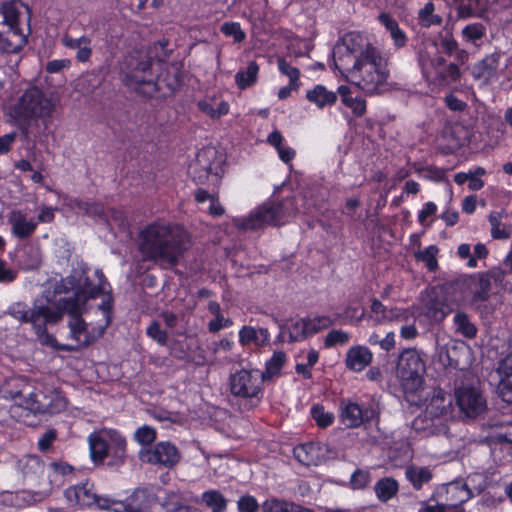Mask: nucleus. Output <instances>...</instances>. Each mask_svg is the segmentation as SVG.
<instances>
[{"label": "nucleus", "mask_w": 512, "mask_h": 512, "mask_svg": "<svg viewBox=\"0 0 512 512\" xmlns=\"http://www.w3.org/2000/svg\"><path fill=\"white\" fill-rule=\"evenodd\" d=\"M500 430L489 438L491 442L512 444V423L501 424Z\"/></svg>", "instance_id": "4d7b16f0"}, {"label": "nucleus", "mask_w": 512, "mask_h": 512, "mask_svg": "<svg viewBox=\"0 0 512 512\" xmlns=\"http://www.w3.org/2000/svg\"><path fill=\"white\" fill-rule=\"evenodd\" d=\"M372 358L373 355L367 347L357 345L348 349L345 363L350 370L360 372L372 362Z\"/></svg>", "instance_id": "aec40b11"}, {"label": "nucleus", "mask_w": 512, "mask_h": 512, "mask_svg": "<svg viewBox=\"0 0 512 512\" xmlns=\"http://www.w3.org/2000/svg\"><path fill=\"white\" fill-rule=\"evenodd\" d=\"M85 215L90 217H98L104 221H108V214L105 207L101 203L90 202Z\"/></svg>", "instance_id": "338daca9"}, {"label": "nucleus", "mask_w": 512, "mask_h": 512, "mask_svg": "<svg viewBox=\"0 0 512 512\" xmlns=\"http://www.w3.org/2000/svg\"><path fill=\"white\" fill-rule=\"evenodd\" d=\"M183 82V66L179 62H173L169 64L164 72H162L157 79H154V83L159 84L157 92L163 89L165 86L169 94H173L180 88Z\"/></svg>", "instance_id": "6ab92c4d"}, {"label": "nucleus", "mask_w": 512, "mask_h": 512, "mask_svg": "<svg viewBox=\"0 0 512 512\" xmlns=\"http://www.w3.org/2000/svg\"><path fill=\"white\" fill-rule=\"evenodd\" d=\"M151 502L152 499L145 490H136L127 502L113 500L111 510L114 512H147Z\"/></svg>", "instance_id": "a211bd4d"}, {"label": "nucleus", "mask_w": 512, "mask_h": 512, "mask_svg": "<svg viewBox=\"0 0 512 512\" xmlns=\"http://www.w3.org/2000/svg\"><path fill=\"white\" fill-rule=\"evenodd\" d=\"M147 335L155 340L160 345H166L168 341V334L165 330L161 329L159 322L152 321L146 329Z\"/></svg>", "instance_id": "5fc2aeb1"}, {"label": "nucleus", "mask_w": 512, "mask_h": 512, "mask_svg": "<svg viewBox=\"0 0 512 512\" xmlns=\"http://www.w3.org/2000/svg\"><path fill=\"white\" fill-rule=\"evenodd\" d=\"M337 95V92L330 91L324 85L318 84L306 92V99L317 108L323 109L326 106L334 105L338 98Z\"/></svg>", "instance_id": "b1692460"}, {"label": "nucleus", "mask_w": 512, "mask_h": 512, "mask_svg": "<svg viewBox=\"0 0 512 512\" xmlns=\"http://www.w3.org/2000/svg\"><path fill=\"white\" fill-rule=\"evenodd\" d=\"M286 329L288 331V341L290 343L308 338L306 318L297 321H291L290 324L286 325Z\"/></svg>", "instance_id": "79ce46f5"}, {"label": "nucleus", "mask_w": 512, "mask_h": 512, "mask_svg": "<svg viewBox=\"0 0 512 512\" xmlns=\"http://www.w3.org/2000/svg\"><path fill=\"white\" fill-rule=\"evenodd\" d=\"M435 6L434 3L429 1L423 8L418 12V18L420 24L423 27H430L432 25H439L442 22V18L439 15L434 14Z\"/></svg>", "instance_id": "a19ab883"}, {"label": "nucleus", "mask_w": 512, "mask_h": 512, "mask_svg": "<svg viewBox=\"0 0 512 512\" xmlns=\"http://www.w3.org/2000/svg\"><path fill=\"white\" fill-rule=\"evenodd\" d=\"M135 440L142 445H149L156 439V431L147 425L138 428L134 434Z\"/></svg>", "instance_id": "6e6d98bb"}, {"label": "nucleus", "mask_w": 512, "mask_h": 512, "mask_svg": "<svg viewBox=\"0 0 512 512\" xmlns=\"http://www.w3.org/2000/svg\"><path fill=\"white\" fill-rule=\"evenodd\" d=\"M57 438V432L55 429L47 430L41 438L38 440V448L41 452H47L51 448L52 443Z\"/></svg>", "instance_id": "69168bd1"}, {"label": "nucleus", "mask_w": 512, "mask_h": 512, "mask_svg": "<svg viewBox=\"0 0 512 512\" xmlns=\"http://www.w3.org/2000/svg\"><path fill=\"white\" fill-rule=\"evenodd\" d=\"M270 333L267 328L256 329L252 326H243L239 331V342L242 346L254 344L262 347L268 344Z\"/></svg>", "instance_id": "393cba45"}, {"label": "nucleus", "mask_w": 512, "mask_h": 512, "mask_svg": "<svg viewBox=\"0 0 512 512\" xmlns=\"http://www.w3.org/2000/svg\"><path fill=\"white\" fill-rule=\"evenodd\" d=\"M55 109V103L41 89H27L14 107V116L21 120L50 117Z\"/></svg>", "instance_id": "6e6552de"}, {"label": "nucleus", "mask_w": 512, "mask_h": 512, "mask_svg": "<svg viewBox=\"0 0 512 512\" xmlns=\"http://www.w3.org/2000/svg\"><path fill=\"white\" fill-rule=\"evenodd\" d=\"M221 32L228 37H233L234 41L237 43L243 42L246 38L245 32L237 22H226L222 24Z\"/></svg>", "instance_id": "3c124183"}, {"label": "nucleus", "mask_w": 512, "mask_h": 512, "mask_svg": "<svg viewBox=\"0 0 512 512\" xmlns=\"http://www.w3.org/2000/svg\"><path fill=\"white\" fill-rule=\"evenodd\" d=\"M303 201V196L295 195L279 202H266L251 212L248 217L236 219L235 225L245 231H255L267 225L281 226L296 213L308 212V208L299 207V202Z\"/></svg>", "instance_id": "39448f33"}, {"label": "nucleus", "mask_w": 512, "mask_h": 512, "mask_svg": "<svg viewBox=\"0 0 512 512\" xmlns=\"http://www.w3.org/2000/svg\"><path fill=\"white\" fill-rule=\"evenodd\" d=\"M103 294L106 296L103 299V301L101 302V304H99L98 309L101 310L104 314L105 324L98 329V336H102L104 334L106 328L111 324L112 311H113V305H114V303H113L114 300H113L111 292L106 291V293H103Z\"/></svg>", "instance_id": "c03bdc74"}, {"label": "nucleus", "mask_w": 512, "mask_h": 512, "mask_svg": "<svg viewBox=\"0 0 512 512\" xmlns=\"http://www.w3.org/2000/svg\"><path fill=\"white\" fill-rule=\"evenodd\" d=\"M27 389H29V386L25 385L22 390H5V394H8L12 399L23 398L19 405L34 414H55L65 408V401L58 392L51 389L46 391L35 389V391L28 392L27 396L24 397L23 393Z\"/></svg>", "instance_id": "423d86ee"}, {"label": "nucleus", "mask_w": 512, "mask_h": 512, "mask_svg": "<svg viewBox=\"0 0 512 512\" xmlns=\"http://www.w3.org/2000/svg\"><path fill=\"white\" fill-rule=\"evenodd\" d=\"M277 63L280 72L289 77L292 86L300 87L299 70L296 67L291 66L284 58H279Z\"/></svg>", "instance_id": "8fccbe9b"}, {"label": "nucleus", "mask_w": 512, "mask_h": 512, "mask_svg": "<svg viewBox=\"0 0 512 512\" xmlns=\"http://www.w3.org/2000/svg\"><path fill=\"white\" fill-rule=\"evenodd\" d=\"M7 220L11 226L12 235L21 240L31 237L37 228V222L28 219L21 210H12L8 214Z\"/></svg>", "instance_id": "f3484780"}, {"label": "nucleus", "mask_w": 512, "mask_h": 512, "mask_svg": "<svg viewBox=\"0 0 512 512\" xmlns=\"http://www.w3.org/2000/svg\"><path fill=\"white\" fill-rule=\"evenodd\" d=\"M350 339L349 333L342 330H331L325 337L324 345L327 348L335 345H345Z\"/></svg>", "instance_id": "864d4df0"}, {"label": "nucleus", "mask_w": 512, "mask_h": 512, "mask_svg": "<svg viewBox=\"0 0 512 512\" xmlns=\"http://www.w3.org/2000/svg\"><path fill=\"white\" fill-rule=\"evenodd\" d=\"M62 44L69 49H76V59L79 62H86L92 54L91 39L88 36H81L80 38H73L65 34L61 39Z\"/></svg>", "instance_id": "bb28decb"}, {"label": "nucleus", "mask_w": 512, "mask_h": 512, "mask_svg": "<svg viewBox=\"0 0 512 512\" xmlns=\"http://www.w3.org/2000/svg\"><path fill=\"white\" fill-rule=\"evenodd\" d=\"M425 372V362L416 349H405L399 355L396 374L405 391L416 392L423 384Z\"/></svg>", "instance_id": "0eeeda50"}, {"label": "nucleus", "mask_w": 512, "mask_h": 512, "mask_svg": "<svg viewBox=\"0 0 512 512\" xmlns=\"http://www.w3.org/2000/svg\"><path fill=\"white\" fill-rule=\"evenodd\" d=\"M104 430L92 433L89 438V448L91 459L95 464H102L105 458L111 456Z\"/></svg>", "instance_id": "5701e85b"}, {"label": "nucleus", "mask_w": 512, "mask_h": 512, "mask_svg": "<svg viewBox=\"0 0 512 512\" xmlns=\"http://www.w3.org/2000/svg\"><path fill=\"white\" fill-rule=\"evenodd\" d=\"M290 502L276 498L268 499L263 503L264 512H288Z\"/></svg>", "instance_id": "bf43d9fd"}, {"label": "nucleus", "mask_w": 512, "mask_h": 512, "mask_svg": "<svg viewBox=\"0 0 512 512\" xmlns=\"http://www.w3.org/2000/svg\"><path fill=\"white\" fill-rule=\"evenodd\" d=\"M286 361V355L282 351L274 352L272 358L266 362L265 371L260 373L262 381L271 379L280 373Z\"/></svg>", "instance_id": "4c0bfd02"}, {"label": "nucleus", "mask_w": 512, "mask_h": 512, "mask_svg": "<svg viewBox=\"0 0 512 512\" xmlns=\"http://www.w3.org/2000/svg\"><path fill=\"white\" fill-rule=\"evenodd\" d=\"M259 66L255 61H251L245 70H241L235 75V82L239 89H246L253 85L257 80Z\"/></svg>", "instance_id": "f704fd0d"}, {"label": "nucleus", "mask_w": 512, "mask_h": 512, "mask_svg": "<svg viewBox=\"0 0 512 512\" xmlns=\"http://www.w3.org/2000/svg\"><path fill=\"white\" fill-rule=\"evenodd\" d=\"M42 263V255L38 248L27 247L21 258V264L25 270H37Z\"/></svg>", "instance_id": "ea45409f"}, {"label": "nucleus", "mask_w": 512, "mask_h": 512, "mask_svg": "<svg viewBox=\"0 0 512 512\" xmlns=\"http://www.w3.org/2000/svg\"><path fill=\"white\" fill-rule=\"evenodd\" d=\"M168 40H159L146 50H134L126 55L120 66V78L125 86L145 97H152L159 84L154 83L152 64L155 59L164 62L169 57Z\"/></svg>", "instance_id": "7ed1b4c3"}, {"label": "nucleus", "mask_w": 512, "mask_h": 512, "mask_svg": "<svg viewBox=\"0 0 512 512\" xmlns=\"http://www.w3.org/2000/svg\"><path fill=\"white\" fill-rule=\"evenodd\" d=\"M139 458L143 462L173 468L180 460V452L170 442H159L153 449H142Z\"/></svg>", "instance_id": "f8f14e48"}, {"label": "nucleus", "mask_w": 512, "mask_h": 512, "mask_svg": "<svg viewBox=\"0 0 512 512\" xmlns=\"http://www.w3.org/2000/svg\"><path fill=\"white\" fill-rule=\"evenodd\" d=\"M1 13L3 15V23L8 29L21 30L19 28V10L17 3L14 1L6 2L2 5Z\"/></svg>", "instance_id": "58836bf2"}, {"label": "nucleus", "mask_w": 512, "mask_h": 512, "mask_svg": "<svg viewBox=\"0 0 512 512\" xmlns=\"http://www.w3.org/2000/svg\"><path fill=\"white\" fill-rule=\"evenodd\" d=\"M65 312H74L75 310L71 307L69 309L63 308L62 310H54L53 306L49 309V312H47L41 320L34 326L35 334L37 335L39 341L44 344L48 345L54 348H57L62 351H74L76 350L75 346H69V345H57V341L55 337L48 333L47 331V324L52 323L56 324L60 322L65 314Z\"/></svg>", "instance_id": "ddd939ff"}, {"label": "nucleus", "mask_w": 512, "mask_h": 512, "mask_svg": "<svg viewBox=\"0 0 512 512\" xmlns=\"http://www.w3.org/2000/svg\"><path fill=\"white\" fill-rule=\"evenodd\" d=\"M318 450L316 443H305L294 448V456L300 463L309 466L315 463Z\"/></svg>", "instance_id": "e433bc0d"}, {"label": "nucleus", "mask_w": 512, "mask_h": 512, "mask_svg": "<svg viewBox=\"0 0 512 512\" xmlns=\"http://www.w3.org/2000/svg\"><path fill=\"white\" fill-rule=\"evenodd\" d=\"M75 276L68 277L57 282L54 285L52 292H47L46 299L48 304L53 306L54 310H62L63 308H73L74 312H65L71 317L69 321V328L71 337L77 342L76 349L79 346L88 347L95 342L101 336L92 334L87 331V325L82 318V314L86 312V304L89 299H94L99 296L101 292L100 288H89L87 285L82 291H75L72 296L63 297L56 299L57 295L67 294L71 289L74 288Z\"/></svg>", "instance_id": "f03ea898"}, {"label": "nucleus", "mask_w": 512, "mask_h": 512, "mask_svg": "<svg viewBox=\"0 0 512 512\" xmlns=\"http://www.w3.org/2000/svg\"><path fill=\"white\" fill-rule=\"evenodd\" d=\"M263 382L258 370L241 369L231 374L230 391L235 397L249 400L250 407H254L260 400Z\"/></svg>", "instance_id": "1a4fd4ad"}, {"label": "nucleus", "mask_w": 512, "mask_h": 512, "mask_svg": "<svg viewBox=\"0 0 512 512\" xmlns=\"http://www.w3.org/2000/svg\"><path fill=\"white\" fill-rule=\"evenodd\" d=\"M500 54L493 53L487 55L481 61L474 65L472 75L475 79H489L494 75L498 68Z\"/></svg>", "instance_id": "cd10ccee"}, {"label": "nucleus", "mask_w": 512, "mask_h": 512, "mask_svg": "<svg viewBox=\"0 0 512 512\" xmlns=\"http://www.w3.org/2000/svg\"><path fill=\"white\" fill-rule=\"evenodd\" d=\"M239 512H257L259 504L255 497L251 495L241 496L237 502Z\"/></svg>", "instance_id": "052dcab7"}, {"label": "nucleus", "mask_w": 512, "mask_h": 512, "mask_svg": "<svg viewBox=\"0 0 512 512\" xmlns=\"http://www.w3.org/2000/svg\"><path fill=\"white\" fill-rule=\"evenodd\" d=\"M334 324V320L328 316H317L315 318H306L308 337L314 335Z\"/></svg>", "instance_id": "49530a36"}, {"label": "nucleus", "mask_w": 512, "mask_h": 512, "mask_svg": "<svg viewBox=\"0 0 512 512\" xmlns=\"http://www.w3.org/2000/svg\"><path fill=\"white\" fill-rule=\"evenodd\" d=\"M383 58L370 43L365 44L348 71L350 81L368 94H379L387 90L388 71Z\"/></svg>", "instance_id": "20e7f679"}, {"label": "nucleus", "mask_w": 512, "mask_h": 512, "mask_svg": "<svg viewBox=\"0 0 512 512\" xmlns=\"http://www.w3.org/2000/svg\"><path fill=\"white\" fill-rule=\"evenodd\" d=\"M398 482L392 477L381 478L374 487L375 494L381 502H387L398 492Z\"/></svg>", "instance_id": "473e14b6"}, {"label": "nucleus", "mask_w": 512, "mask_h": 512, "mask_svg": "<svg viewBox=\"0 0 512 512\" xmlns=\"http://www.w3.org/2000/svg\"><path fill=\"white\" fill-rule=\"evenodd\" d=\"M453 323L456 333L463 337L473 339L477 336L478 329L465 312L457 311L454 315Z\"/></svg>", "instance_id": "2f4dec72"}, {"label": "nucleus", "mask_w": 512, "mask_h": 512, "mask_svg": "<svg viewBox=\"0 0 512 512\" xmlns=\"http://www.w3.org/2000/svg\"><path fill=\"white\" fill-rule=\"evenodd\" d=\"M27 44V35L22 30L8 29L0 32V51L2 53H19Z\"/></svg>", "instance_id": "4be33fe9"}, {"label": "nucleus", "mask_w": 512, "mask_h": 512, "mask_svg": "<svg viewBox=\"0 0 512 512\" xmlns=\"http://www.w3.org/2000/svg\"><path fill=\"white\" fill-rule=\"evenodd\" d=\"M448 493H451L453 496H455L457 500L456 503L450 504L451 506L455 507V512H463L461 509L457 507L458 504H462L472 497V493L467 488V485L460 482L450 484L448 488Z\"/></svg>", "instance_id": "37998d69"}, {"label": "nucleus", "mask_w": 512, "mask_h": 512, "mask_svg": "<svg viewBox=\"0 0 512 512\" xmlns=\"http://www.w3.org/2000/svg\"><path fill=\"white\" fill-rule=\"evenodd\" d=\"M311 415L317 425L321 428L330 426L334 421L333 413L325 411L324 407L321 405L313 406L311 409Z\"/></svg>", "instance_id": "09e8293b"}, {"label": "nucleus", "mask_w": 512, "mask_h": 512, "mask_svg": "<svg viewBox=\"0 0 512 512\" xmlns=\"http://www.w3.org/2000/svg\"><path fill=\"white\" fill-rule=\"evenodd\" d=\"M406 478L416 490H420L424 484L431 481L433 474L427 467L411 465L405 470Z\"/></svg>", "instance_id": "7c9ffc66"}, {"label": "nucleus", "mask_w": 512, "mask_h": 512, "mask_svg": "<svg viewBox=\"0 0 512 512\" xmlns=\"http://www.w3.org/2000/svg\"><path fill=\"white\" fill-rule=\"evenodd\" d=\"M201 503L212 512H224L228 501L220 491L208 490L202 494Z\"/></svg>", "instance_id": "72a5a7b5"}, {"label": "nucleus", "mask_w": 512, "mask_h": 512, "mask_svg": "<svg viewBox=\"0 0 512 512\" xmlns=\"http://www.w3.org/2000/svg\"><path fill=\"white\" fill-rule=\"evenodd\" d=\"M467 287L471 294L470 306L481 316H487L492 313V307L487 303L491 285L487 276L482 273L474 275L468 279Z\"/></svg>", "instance_id": "9b49d317"}, {"label": "nucleus", "mask_w": 512, "mask_h": 512, "mask_svg": "<svg viewBox=\"0 0 512 512\" xmlns=\"http://www.w3.org/2000/svg\"><path fill=\"white\" fill-rule=\"evenodd\" d=\"M95 275L98 278L97 285H93L88 276L85 275V272L83 271V275L79 278L78 287L76 288L75 291H82L87 285L89 288H100L101 292L99 293V295H101L102 293H106V286H109V284L107 283L103 272L100 269H97L95 271Z\"/></svg>", "instance_id": "de8ad7c7"}, {"label": "nucleus", "mask_w": 512, "mask_h": 512, "mask_svg": "<svg viewBox=\"0 0 512 512\" xmlns=\"http://www.w3.org/2000/svg\"><path fill=\"white\" fill-rule=\"evenodd\" d=\"M378 20L389 31L394 45L398 48L404 47L407 43V36L402 29H400L398 22L389 13H380Z\"/></svg>", "instance_id": "c85d7f7f"}, {"label": "nucleus", "mask_w": 512, "mask_h": 512, "mask_svg": "<svg viewBox=\"0 0 512 512\" xmlns=\"http://www.w3.org/2000/svg\"><path fill=\"white\" fill-rule=\"evenodd\" d=\"M444 101L446 106L452 111L460 112L467 107V104L464 101L458 99L453 94L447 95Z\"/></svg>", "instance_id": "774afa93"}, {"label": "nucleus", "mask_w": 512, "mask_h": 512, "mask_svg": "<svg viewBox=\"0 0 512 512\" xmlns=\"http://www.w3.org/2000/svg\"><path fill=\"white\" fill-rule=\"evenodd\" d=\"M341 408V421L349 428H356L370 421L374 414L372 409L363 408L355 402H342Z\"/></svg>", "instance_id": "2eb2a0df"}, {"label": "nucleus", "mask_w": 512, "mask_h": 512, "mask_svg": "<svg viewBox=\"0 0 512 512\" xmlns=\"http://www.w3.org/2000/svg\"><path fill=\"white\" fill-rule=\"evenodd\" d=\"M451 404V396L442 391H438L431 398L426 411L432 417H441L449 413Z\"/></svg>", "instance_id": "c756f323"}, {"label": "nucleus", "mask_w": 512, "mask_h": 512, "mask_svg": "<svg viewBox=\"0 0 512 512\" xmlns=\"http://www.w3.org/2000/svg\"><path fill=\"white\" fill-rule=\"evenodd\" d=\"M456 403L468 418H476L486 410V400L474 385H462L455 392Z\"/></svg>", "instance_id": "9d476101"}, {"label": "nucleus", "mask_w": 512, "mask_h": 512, "mask_svg": "<svg viewBox=\"0 0 512 512\" xmlns=\"http://www.w3.org/2000/svg\"><path fill=\"white\" fill-rule=\"evenodd\" d=\"M50 308L51 305L48 304V302L46 304L34 303L31 308H28L25 303L17 302L13 303L8 308L6 314L18 320L20 323H30L34 328L41 318L49 312Z\"/></svg>", "instance_id": "4468645a"}, {"label": "nucleus", "mask_w": 512, "mask_h": 512, "mask_svg": "<svg viewBox=\"0 0 512 512\" xmlns=\"http://www.w3.org/2000/svg\"><path fill=\"white\" fill-rule=\"evenodd\" d=\"M108 214V221H106L109 225L112 223L119 226L120 229L125 230L128 228V220L122 211H118L115 209H109L106 211Z\"/></svg>", "instance_id": "e2e57ef3"}, {"label": "nucleus", "mask_w": 512, "mask_h": 512, "mask_svg": "<svg viewBox=\"0 0 512 512\" xmlns=\"http://www.w3.org/2000/svg\"><path fill=\"white\" fill-rule=\"evenodd\" d=\"M497 372L501 379H512V353L506 355L498 363Z\"/></svg>", "instance_id": "0e129e2a"}, {"label": "nucleus", "mask_w": 512, "mask_h": 512, "mask_svg": "<svg viewBox=\"0 0 512 512\" xmlns=\"http://www.w3.org/2000/svg\"><path fill=\"white\" fill-rule=\"evenodd\" d=\"M497 393L504 402L512 404V379H501L497 386Z\"/></svg>", "instance_id": "680f3d73"}, {"label": "nucleus", "mask_w": 512, "mask_h": 512, "mask_svg": "<svg viewBox=\"0 0 512 512\" xmlns=\"http://www.w3.org/2000/svg\"><path fill=\"white\" fill-rule=\"evenodd\" d=\"M104 436L106 437L110 455L113 458V461L110 463L111 465H118L124 462L126 458V440L125 438L116 430L113 429H103Z\"/></svg>", "instance_id": "412c9836"}, {"label": "nucleus", "mask_w": 512, "mask_h": 512, "mask_svg": "<svg viewBox=\"0 0 512 512\" xmlns=\"http://www.w3.org/2000/svg\"><path fill=\"white\" fill-rule=\"evenodd\" d=\"M189 247L187 231L178 224L165 221L148 224L138 236V248L143 259L169 267L175 266Z\"/></svg>", "instance_id": "f257e3e1"}, {"label": "nucleus", "mask_w": 512, "mask_h": 512, "mask_svg": "<svg viewBox=\"0 0 512 512\" xmlns=\"http://www.w3.org/2000/svg\"><path fill=\"white\" fill-rule=\"evenodd\" d=\"M337 93L341 97V102L351 109L355 117H362L366 112V101L359 95H353L350 87L341 85L338 87Z\"/></svg>", "instance_id": "a878e982"}, {"label": "nucleus", "mask_w": 512, "mask_h": 512, "mask_svg": "<svg viewBox=\"0 0 512 512\" xmlns=\"http://www.w3.org/2000/svg\"><path fill=\"white\" fill-rule=\"evenodd\" d=\"M370 482V474L366 470L357 469L351 476L350 483L354 489H363Z\"/></svg>", "instance_id": "13d9d810"}, {"label": "nucleus", "mask_w": 512, "mask_h": 512, "mask_svg": "<svg viewBox=\"0 0 512 512\" xmlns=\"http://www.w3.org/2000/svg\"><path fill=\"white\" fill-rule=\"evenodd\" d=\"M503 214V211H492L489 214L488 218L491 225V235L494 239L504 240L508 239L511 235L510 226L501 225Z\"/></svg>", "instance_id": "c9c22d12"}, {"label": "nucleus", "mask_w": 512, "mask_h": 512, "mask_svg": "<svg viewBox=\"0 0 512 512\" xmlns=\"http://www.w3.org/2000/svg\"><path fill=\"white\" fill-rule=\"evenodd\" d=\"M437 254L438 248L435 245H431L424 250L415 252L414 256L418 261L424 262L429 271H434L438 266Z\"/></svg>", "instance_id": "a18cd8bd"}, {"label": "nucleus", "mask_w": 512, "mask_h": 512, "mask_svg": "<svg viewBox=\"0 0 512 512\" xmlns=\"http://www.w3.org/2000/svg\"><path fill=\"white\" fill-rule=\"evenodd\" d=\"M362 41V37L355 33H351L345 38L344 42L349 52L348 57L353 56L354 60L356 56L360 55L361 50H365V46L361 45Z\"/></svg>", "instance_id": "603ef678"}, {"label": "nucleus", "mask_w": 512, "mask_h": 512, "mask_svg": "<svg viewBox=\"0 0 512 512\" xmlns=\"http://www.w3.org/2000/svg\"><path fill=\"white\" fill-rule=\"evenodd\" d=\"M74 494L77 502L83 506H96L99 509H112L113 500L108 497L98 495L94 491L93 484L88 482L81 486H76Z\"/></svg>", "instance_id": "dca6fc26"}]
</instances>
